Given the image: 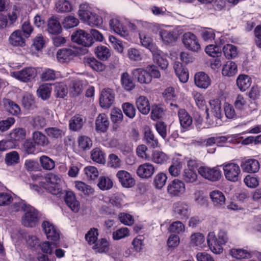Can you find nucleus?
I'll list each match as a JSON object with an SVG mask.
<instances>
[{
    "label": "nucleus",
    "mask_w": 261,
    "mask_h": 261,
    "mask_svg": "<svg viewBox=\"0 0 261 261\" xmlns=\"http://www.w3.org/2000/svg\"><path fill=\"white\" fill-rule=\"evenodd\" d=\"M45 132L51 139H60L65 135L63 130L56 127H50L45 129Z\"/></svg>",
    "instance_id": "42"
},
{
    "label": "nucleus",
    "mask_w": 261,
    "mask_h": 261,
    "mask_svg": "<svg viewBox=\"0 0 261 261\" xmlns=\"http://www.w3.org/2000/svg\"><path fill=\"white\" fill-rule=\"evenodd\" d=\"M39 161L41 167L45 170H51L55 167V161L46 155L41 156Z\"/></svg>",
    "instance_id": "55"
},
{
    "label": "nucleus",
    "mask_w": 261,
    "mask_h": 261,
    "mask_svg": "<svg viewBox=\"0 0 261 261\" xmlns=\"http://www.w3.org/2000/svg\"><path fill=\"white\" fill-rule=\"evenodd\" d=\"M56 10L58 12H70L73 9L72 5L67 0H59L56 4Z\"/></svg>",
    "instance_id": "46"
},
{
    "label": "nucleus",
    "mask_w": 261,
    "mask_h": 261,
    "mask_svg": "<svg viewBox=\"0 0 261 261\" xmlns=\"http://www.w3.org/2000/svg\"><path fill=\"white\" fill-rule=\"evenodd\" d=\"M51 92V88L50 85L44 84L41 85L37 90V95L42 100L48 99Z\"/></svg>",
    "instance_id": "40"
},
{
    "label": "nucleus",
    "mask_w": 261,
    "mask_h": 261,
    "mask_svg": "<svg viewBox=\"0 0 261 261\" xmlns=\"http://www.w3.org/2000/svg\"><path fill=\"white\" fill-rule=\"evenodd\" d=\"M77 52L71 48H62L58 50L57 54L58 60L61 63L68 62L75 56Z\"/></svg>",
    "instance_id": "21"
},
{
    "label": "nucleus",
    "mask_w": 261,
    "mask_h": 261,
    "mask_svg": "<svg viewBox=\"0 0 261 261\" xmlns=\"http://www.w3.org/2000/svg\"><path fill=\"white\" fill-rule=\"evenodd\" d=\"M189 246L200 249L205 246L204 236L200 232H195L190 237Z\"/></svg>",
    "instance_id": "17"
},
{
    "label": "nucleus",
    "mask_w": 261,
    "mask_h": 261,
    "mask_svg": "<svg viewBox=\"0 0 261 261\" xmlns=\"http://www.w3.org/2000/svg\"><path fill=\"white\" fill-rule=\"evenodd\" d=\"M209 103L212 115L215 118L221 120L223 114L220 100L219 99H212L210 100Z\"/></svg>",
    "instance_id": "27"
},
{
    "label": "nucleus",
    "mask_w": 261,
    "mask_h": 261,
    "mask_svg": "<svg viewBox=\"0 0 261 261\" xmlns=\"http://www.w3.org/2000/svg\"><path fill=\"white\" fill-rule=\"evenodd\" d=\"M115 93L110 88H106L101 90L99 96V105L104 109L109 108L114 103Z\"/></svg>",
    "instance_id": "12"
},
{
    "label": "nucleus",
    "mask_w": 261,
    "mask_h": 261,
    "mask_svg": "<svg viewBox=\"0 0 261 261\" xmlns=\"http://www.w3.org/2000/svg\"><path fill=\"white\" fill-rule=\"evenodd\" d=\"M75 187L77 190L85 195H90L93 193V189L90 186L81 181L75 182Z\"/></svg>",
    "instance_id": "64"
},
{
    "label": "nucleus",
    "mask_w": 261,
    "mask_h": 261,
    "mask_svg": "<svg viewBox=\"0 0 261 261\" xmlns=\"http://www.w3.org/2000/svg\"><path fill=\"white\" fill-rule=\"evenodd\" d=\"M71 40L86 47H89L93 43L91 35L82 30H79L74 32L71 36Z\"/></svg>",
    "instance_id": "9"
},
{
    "label": "nucleus",
    "mask_w": 261,
    "mask_h": 261,
    "mask_svg": "<svg viewBox=\"0 0 261 261\" xmlns=\"http://www.w3.org/2000/svg\"><path fill=\"white\" fill-rule=\"evenodd\" d=\"M92 249L98 253H106L109 250V242L106 239L97 240L93 244Z\"/></svg>",
    "instance_id": "43"
},
{
    "label": "nucleus",
    "mask_w": 261,
    "mask_h": 261,
    "mask_svg": "<svg viewBox=\"0 0 261 261\" xmlns=\"http://www.w3.org/2000/svg\"><path fill=\"white\" fill-rule=\"evenodd\" d=\"M173 212L178 219H187L191 215V208L187 203L178 201L174 203Z\"/></svg>",
    "instance_id": "8"
},
{
    "label": "nucleus",
    "mask_w": 261,
    "mask_h": 261,
    "mask_svg": "<svg viewBox=\"0 0 261 261\" xmlns=\"http://www.w3.org/2000/svg\"><path fill=\"white\" fill-rule=\"evenodd\" d=\"M185 230V225L180 221H176L172 222L168 228V231L179 234Z\"/></svg>",
    "instance_id": "62"
},
{
    "label": "nucleus",
    "mask_w": 261,
    "mask_h": 261,
    "mask_svg": "<svg viewBox=\"0 0 261 261\" xmlns=\"http://www.w3.org/2000/svg\"><path fill=\"white\" fill-rule=\"evenodd\" d=\"M182 41L185 47L189 50L198 51L200 49L197 37L191 32L185 33L182 36Z\"/></svg>",
    "instance_id": "10"
},
{
    "label": "nucleus",
    "mask_w": 261,
    "mask_h": 261,
    "mask_svg": "<svg viewBox=\"0 0 261 261\" xmlns=\"http://www.w3.org/2000/svg\"><path fill=\"white\" fill-rule=\"evenodd\" d=\"M84 63L86 66H89L96 71L100 72L105 70V66L94 57H85Z\"/></svg>",
    "instance_id": "32"
},
{
    "label": "nucleus",
    "mask_w": 261,
    "mask_h": 261,
    "mask_svg": "<svg viewBox=\"0 0 261 261\" xmlns=\"http://www.w3.org/2000/svg\"><path fill=\"white\" fill-rule=\"evenodd\" d=\"M47 31L51 34H58L61 33L62 28L60 22L56 19L50 18L48 21Z\"/></svg>",
    "instance_id": "45"
},
{
    "label": "nucleus",
    "mask_w": 261,
    "mask_h": 261,
    "mask_svg": "<svg viewBox=\"0 0 261 261\" xmlns=\"http://www.w3.org/2000/svg\"><path fill=\"white\" fill-rule=\"evenodd\" d=\"M230 255L237 259L248 258L251 257L249 251L244 248H233L229 251Z\"/></svg>",
    "instance_id": "37"
},
{
    "label": "nucleus",
    "mask_w": 261,
    "mask_h": 261,
    "mask_svg": "<svg viewBox=\"0 0 261 261\" xmlns=\"http://www.w3.org/2000/svg\"><path fill=\"white\" fill-rule=\"evenodd\" d=\"M194 82L196 86L201 89H206L211 84L209 76L204 72H198L195 74Z\"/></svg>",
    "instance_id": "18"
},
{
    "label": "nucleus",
    "mask_w": 261,
    "mask_h": 261,
    "mask_svg": "<svg viewBox=\"0 0 261 261\" xmlns=\"http://www.w3.org/2000/svg\"><path fill=\"white\" fill-rule=\"evenodd\" d=\"M64 180L62 176L50 173L45 177V181L40 182V186L53 195H58L62 193V185Z\"/></svg>",
    "instance_id": "2"
},
{
    "label": "nucleus",
    "mask_w": 261,
    "mask_h": 261,
    "mask_svg": "<svg viewBox=\"0 0 261 261\" xmlns=\"http://www.w3.org/2000/svg\"><path fill=\"white\" fill-rule=\"evenodd\" d=\"M222 166L226 179L230 181L236 182L240 179L241 169L239 165L232 162H228Z\"/></svg>",
    "instance_id": "4"
},
{
    "label": "nucleus",
    "mask_w": 261,
    "mask_h": 261,
    "mask_svg": "<svg viewBox=\"0 0 261 261\" xmlns=\"http://www.w3.org/2000/svg\"><path fill=\"white\" fill-rule=\"evenodd\" d=\"M42 227L48 240L53 242H59L60 231L53 224L48 221H44L42 224Z\"/></svg>",
    "instance_id": "14"
},
{
    "label": "nucleus",
    "mask_w": 261,
    "mask_h": 261,
    "mask_svg": "<svg viewBox=\"0 0 261 261\" xmlns=\"http://www.w3.org/2000/svg\"><path fill=\"white\" fill-rule=\"evenodd\" d=\"M91 158L97 163L104 164L106 162L105 154L99 148H95L91 151Z\"/></svg>",
    "instance_id": "49"
},
{
    "label": "nucleus",
    "mask_w": 261,
    "mask_h": 261,
    "mask_svg": "<svg viewBox=\"0 0 261 261\" xmlns=\"http://www.w3.org/2000/svg\"><path fill=\"white\" fill-rule=\"evenodd\" d=\"M182 177L186 183H192L197 180V175L196 173L191 169H185Z\"/></svg>",
    "instance_id": "56"
},
{
    "label": "nucleus",
    "mask_w": 261,
    "mask_h": 261,
    "mask_svg": "<svg viewBox=\"0 0 261 261\" xmlns=\"http://www.w3.org/2000/svg\"><path fill=\"white\" fill-rule=\"evenodd\" d=\"M241 167L244 172L256 173L258 171L260 165L257 160L253 159H249L242 161L241 163Z\"/></svg>",
    "instance_id": "16"
},
{
    "label": "nucleus",
    "mask_w": 261,
    "mask_h": 261,
    "mask_svg": "<svg viewBox=\"0 0 261 261\" xmlns=\"http://www.w3.org/2000/svg\"><path fill=\"white\" fill-rule=\"evenodd\" d=\"M24 212V216L22 219V224L26 227H33L38 220L37 211L30 205L25 208Z\"/></svg>",
    "instance_id": "11"
},
{
    "label": "nucleus",
    "mask_w": 261,
    "mask_h": 261,
    "mask_svg": "<svg viewBox=\"0 0 261 261\" xmlns=\"http://www.w3.org/2000/svg\"><path fill=\"white\" fill-rule=\"evenodd\" d=\"M26 130L24 128L17 127L14 128L10 133V139L13 142H18L25 139Z\"/></svg>",
    "instance_id": "38"
},
{
    "label": "nucleus",
    "mask_w": 261,
    "mask_h": 261,
    "mask_svg": "<svg viewBox=\"0 0 261 261\" xmlns=\"http://www.w3.org/2000/svg\"><path fill=\"white\" fill-rule=\"evenodd\" d=\"M55 95L57 98H64L68 93L67 85L63 83H58L55 84Z\"/></svg>",
    "instance_id": "50"
},
{
    "label": "nucleus",
    "mask_w": 261,
    "mask_h": 261,
    "mask_svg": "<svg viewBox=\"0 0 261 261\" xmlns=\"http://www.w3.org/2000/svg\"><path fill=\"white\" fill-rule=\"evenodd\" d=\"M153 55V60L162 69H165L168 66V62L166 57L163 53L159 50L158 48L154 50V51L151 52Z\"/></svg>",
    "instance_id": "28"
},
{
    "label": "nucleus",
    "mask_w": 261,
    "mask_h": 261,
    "mask_svg": "<svg viewBox=\"0 0 261 261\" xmlns=\"http://www.w3.org/2000/svg\"><path fill=\"white\" fill-rule=\"evenodd\" d=\"M163 96L165 100L167 102H171L170 105L176 108L177 107L176 104H173L172 102L175 101L177 99V95L175 93V89L173 87H169L165 89L163 92Z\"/></svg>",
    "instance_id": "36"
},
{
    "label": "nucleus",
    "mask_w": 261,
    "mask_h": 261,
    "mask_svg": "<svg viewBox=\"0 0 261 261\" xmlns=\"http://www.w3.org/2000/svg\"><path fill=\"white\" fill-rule=\"evenodd\" d=\"M110 122L107 115L105 113L98 115L95 120V128L97 132H106L109 126Z\"/></svg>",
    "instance_id": "23"
},
{
    "label": "nucleus",
    "mask_w": 261,
    "mask_h": 261,
    "mask_svg": "<svg viewBox=\"0 0 261 261\" xmlns=\"http://www.w3.org/2000/svg\"><path fill=\"white\" fill-rule=\"evenodd\" d=\"M198 172L202 177L212 181L218 180L222 175L220 170L217 167L200 166L198 169Z\"/></svg>",
    "instance_id": "7"
},
{
    "label": "nucleus",
    "mask_w": 261,
    "mask_h": 261,
    "mask_svg": "<svg viewBox=\"0 0 261 261\" xmlns=\"http://www.w3.org/2000/svg\"><path fill=\"white\" fill-rule=\"evenodd\" d=\"M178 116L181 127L185 129H189L192 123V118L188 112L180 109L178 112Z\"/></svg>",
    "instance_id": "24"
},
{
    "label": "nucleus",
    "mask_w": 261,
    "mask_h": 261,
    "mask_svg": "<svg viewBox=\"0 0 261 261\" xmlns=\"http://www.w3.org/2000/svg\"><path fill=\"white\" fill-rule=\"evenodd\" d=\"M210 197L214 206L220 208L224 206L225 197L220 191L214 190L210 193Z\"/></svg>",
    "instance_id": "26"
},
{
    "label": "nucleus",
    "mask_w": 261,
    "mask_h": 261,
    "mask_svg": "<svg viewBox=\"0 0 261 261\" xmlns=\"http://www.w3.org/2000/svg\"><path fill=\"white\" fill-rule=\"evenodd\" d=\"M92 11L90 7L86 5H82L78 11L79 17L82 21L88 22Z\"/></svg>",
    "instance_id": "52"
},
{
    "label": "nucleus",
    "mask_w": 261,
    "mask_h": 261,
    "mask_svg": "<svg viewBox=\"0 0 261 261\" xmlns=\"http://www.w3.org/2000/svg\"><path fill=\"white\" fill-rule=\"evenodd\" d=\"M37 70L32 67H28L10 73L11 76L24 83L32 81L37 75Z\"/></svg>",
    "instance_id": "5"
},
{
    "label": "nucleus",
    "mask_w": 261,
    "mask_h": 261,
    "mask_svg": "<svg viewBox=\"0 0 261 261\" xmlns=\"http://www.w3.org/2000/svg\"><path fill=\"white\" fill-rule=\"evenodd\" d=\"M116 177L121 186L126 188H132L136 184V180L133 176L125 170H119L116 173Z\"/></svg>",
    "instance_id": "15"
},
{
    "label": "nucleus",
    "mask_w": 261,
    "mask_h": 261,
    "mask_svg": "<svg viewBox=\"0 0 261 261\" xmlns=\"http://www.w3.org/2000/svg\"><path fill=\"white\" fill-rule=\"evenodd\" d=\"M251 79L249 76L245 74H240L236 80L237 85L241 91H245L251 85Z\"/></svg>",
    "instance_id": "35"
},
{
    "label": "nucleus",
    "mask_w": 261,
    "mask_h": 261,
    "mask_svg": "<svg viewBox=\"0 0 261 261\" xmlns=\"http://www.w3.org/2000/svg\"><path fill=\"white\" fill-rule=\"evenodd\" d=\"M127 56L130 61H139L142 60V56L140 51L134 47L129 48L127 50Z\"/></svg>",
    "instance_id": "61"
},
{
    "label": "nucleus",
    "mask_w": 261,
    "mask_h": 261,
    "mask_svg": "<svg viewBox=\"0 0 261 261\" xmlns=\"http://www.w3.org/2000/svg\"><path fill=\"white\" fill-rule=\"evenodd\" d=\"M83 85L81 81L75 80L69 86V93L73 97L80 95L83 92Z\"/></svg>",
    "instance_id": "54"
},
{
    "label": "nucleus",
    "mask_w": 261,
    "mask_h": 261,
    "mask_svg": "<svg viewBox=\"0 0 261 261\" xmlns=\"http://www.w3.org/2000/svg\"><path fill=\"white\" fill-rule=\"evenodd\" d=\"M228 240L227 234L224 230H220L216 236L214 232L208 233L206 242L211 251L215 254H221L222 253L223 246L225 245Z\"/></svg>",
    "instance_id": "1"
},
{
    "label": "nucleus",
    "mask_w": 261,
    "mask_h": 261,
    "mask_svg": "<svg viewBox=\"0 0 261 261\" xmlns=\"http://www.w3.org/2000/svg\"><path fill=\"white\" fill-rule=\"evenodd\" d=\"M61 75L60 73L51 69H45L42 72L41 78L43 81H48L55 80Z\"/></svg>",
    "instance_id": "53"
},
{
    "label": "nucleus",
    "mask_w": 261,
    "mask_h": 261,
    "mask_svg": "<svg viewBox=\"0 0 261 261\" xmlns=\"http://www.w3.org/2000/svg\"><path fill=\"white\" fill-rule=\"evenodd\" d=\"M97 186L101 190H108L112 188L113 182L109 177L101 176L99 178Z\"/></svg>",
    "instance_id": "57"
},
{
    "label": "nucleus",
    "mask_w": 261,
    "mask_h": 261,
    "mask_svg": "<svg viewBox=\"0 0 261 261\" xmlns=\"http://www.w3.org/2000/svg\"><path fill=\"white\" fill-rule=\"evenodd\" d=\"M167 179L166 174L163 172L158 173L154 178L153 184L155 187L161 189L165 185Z\"/></svg>",
    "instance_id": "58"
},
{
    "label": "nucleus",
    "mask_w": 261,
    "mask_h": 261,
    "mask_svg": "<svg viewBox=\"0 0 261 261\" xmlns=\"http://www.w3.org/2000/svg\"><path fill=\"white\" fill-rule=\"evenodd\" d=\"M155 171L153 165L150 163H144L140 165L137 170V174L142 178H148L150 177Z\"/></svg>",
    "instance_id": "19"
},
{
    "label": "nucleus",
    "mask_w": 261,
    "mask_h": 261,
    "mask_svg": "<svg viewBox=\"0 0 261 261\" xmlns=\"http://www.w3.org/2000/svg\"><path fill=\"white\" fill-rule=\"evenodd\" d=\"M19 161V155L16 151H13L6 154L5 162L8 165L17 164Z\"/></svg>",
    "instance_id": "63"
},
{
    "label": "nucleus",
    "mask_w": 261,
    "mask_h": 261,
    "mask_svg": "<svg viewBox=\"0 0 261 261\" xmlns=\"http://www.w3.org/2000/svg\"><path fill=\"white\" fill-rule=\"evenodd\" d=\"M144 140L146 143L151 147L156 148L159 146V142L155 138L149 128H146L144 132Z\"/></svg>",
    "instance_id": "39"
},
{
    "label": "nucleus",
    "mask_w": 261,
    "mask_h": 261,
    "mask_svg": "<svg viewBox=\"0 0 261 261\" xmlns=\"http://www.w3.org/2000/svg\"><path fill=\"white\" fill-rule=\"evenodd\" d=\"M121 83L122 87L127 91H130L135 87V84L127 72H123L121 75Z\"/></svg>",
    "instance_id": "51"
},
{
    "label": "nucleus",
    "mask_w": 261,
    "mask_h": 261,
    "mask_svg": "<svg viewBox=\"0 0 261 261\" xmlns=\"http://www.w3.org/2000/svg\"><path fill=\"white\" fill-rule=\"evenodd\" d=\"M165 27L167 26L155 23L153 24L152 30L155 33L159 34L164 43L169 44L175 42L179 36L177 30L168 31L164 28Z\"/></svg>",
    "instance_id": "3"
},
{
    "label": "nucleus",
    "mask_w": 261,
    "mask_h": 261,
    "mask_svg": "<svg viewBox=\"0 0 261 261\" xmlns=\"http://www.w3.org/2000/svg\"><path fill=\"white\" fill-rule=\"evenodd\" d=\"M139 35L141 45L149 49L151 52L154 51L158 47L153 43V39L151 36L143 31L140 32Z\"/></svg>",
    "instance_id": "20"
},
{
    "label": "nucleus",
    "mask_w": 261,
    "mask_h": 261,
    "mask_svg": "<svg viewBox=\"0 0 261 261\" xmlns=\"http://www.w3.org/2000/svg\"><path fill=\"white\" fill-rule=\"evenodd\" d=\"M136 105L139 111L142 114L147 115L150 111V107L149 100L144 96H140L137 98Z\"/></svg>",
    "instance_id": "29"
},
{
    "label": "nucleus",
    "mask_w": 261,
    "mask_h": 261,
    "mask_svg": "<svg viewBox=\"0 0 261 261\" xmlns=\"http://www.w3.org/2000/svg\"><path fill=\"white\" fill-rule=\"evenodd\" d=\"M110 29L122 37L127 39L129 31L123 25L120 18L117 16H111L109 20Z\"/></svg>",
    "instance_id": "6"
},
{
    "label": "nucleus",
    "mask_w": 261,
    "mask_h": 261,
    "mask_svg": "<svg viewBox=\"0 0 261 261\" xmlns=\"http://www.w3.org/2000/svg\"><path fill=\"white\" fill-rule=\"evenodd\" d=\"M182 162L178 159H173L172 164L169 167L168 171L173 177H178L182 169Z\"/></svg>",
    "instance_id": "41"
},
{
    "label": "nucleus",
    "mask_w": 261,
    "mask_h": 261,
    "mask_svg": "<svg viewBox=\"0 0 261 261\" xmlns=\"http://www.w3.org/2000/svg\"><path fill=\"white\" fill-rule=\"evenodd\" d=\"M4 103L7 111L11 115L16 116L20 114L21 110L19 106L14 101L6 99Z\"/></svg>",
    "instance_id": "44"
},
{
    "label": "nucleus",
    "mask_w": 261,
    "mask_h": 261,
    "mask_svg": "<svg viewBox=\"0 0 261 261\" xmlns=\"http://www.w3.org/2000/svg\"><path fill=\"white\" fill-rule=\"evenodd\" d=\"M133 74L137 78L138 81L141 84H148L151 82L150 76L145 69L137 68L134 70Z\"/></svg>",
    "instance_id": "33"
},
{
    "label": "nucleus",
    "mask_w": 261,
    "mask_h": 261,
    "mask_svg": "<svg viewBox=\"0 0 261 261\" xmlns=\"http://www.w3.org/2000/svg\"><path fill=\"white\" fill-rule=\"evenodd\" d=\"M65 203L68 206L74 213H77L80 210V203L76 200L74 194L70 191H67L64 197Z\"/></svg>",
    "instance_id": "22"
},
{
    "label": "nucleus",
    "mask_w": 261,
    "mask_h": 261,
    "mask_svg": "<svg viewBox=\"0 0 261 261\" xmlns=\"http://www.w3.org/2000/svg\"><path fill=\"white\" fill-rule=\"evenodd\" d=\"M173 68L180 82L182 83H187L189 79V73L187 68L178 62L174 63Z\"/></svg>",
    "instance_id": "25"
},
{
    "label": "nucleus",
    "mask_w": 261,
    "mask_h": 261,
    "mask_svg": "<svg viewBox=\"0 0 261 261\" xmlns=\"http://www.w3.org/2000/svg\"><path fill=\"white\" fill-rule=\"evenodd\" d=\"M237 72V64L232 61H228L223 65L221 73L223 76L229 77L233 76Z\"/></svg>",
    "instance_id": "30"
},
{
    "label": "nucleus",
    "mask_w": 261,
    "mask_h": 261,
    "mask_svg": "<svg viewBox=\"0 0 261 261\" xmlns=\"http://www.w3.org/2000/svg\"><path fill=\"white\" fill-rule=\"evenodd\" d=\"M95 53L97 57L102 61L108 60L111 56L109 48L103 45L97 46L95 49Z\"/></svg>",
    "instance_id": "48"
},
{
    "label": "nucleus",
    "mask_w": 261,
    "mask_h": 261,
    "mask_svg": "<svg viewBox=\"0 0 261 261\" xmlns=\"http://www.w3.org/2000/svg\"><path fill=\"white\" fill-rule=\"evenodd\" d=\"M84 122V120L81 115H75L69 121V128L74 131L78 130L82 127Z\"/></svg>",
    "instance_id": "47"
},
{
    "label": "nucleus",
    "mask_w": 261,
    "mask_h": 261,
    "mask_svg": "<svg viewBox=\"0 0 261 261\" xmlns=\"http://www.w3.org/2000/svg\"><path fill=\"white\" fill-rule=\"evenodd\" d=\"M98 236V229L92 228L86 233L85 239L88 244L93 245L97 241Z\"/></svg>",
    "instance_id": "60"
},
{
    "label": "nucleus",
    "mask_w": 261,
    "mask_h": 261,
    "mask_svg": "<svg viewBox=\"0 0 261 261\" xmlns=\"http://www.w3.org/2000/svg\"><path fill=\"white\" fill-rule=\"evenodd\" d=\"M223 51L226 58L228 59L236 57L238 54L237 47L230 44L225 45Z\"/></svg>",
    "instance_id": "59"
},
{
    "label": "nucleus",
    "mask_w": 261,
    "mask_h": 261,
    "mask_svg": "<svg viewBox=\"0 0 261 261\" xmlns=\"http://www.w3.org/2000/svg\"><path fill=\"white\" fill-rule=\"evenodd\" d=\"M32 140L35 144L39 147H46L49 144L47 137L39 131H36L32 134Z\"/></svg>",
    "instance_id": "34"
},
{
    "label": "nucleus",
    "mask_w": 261,
    "mask_h": 261,
    "mask_svg": "<svg viewBox=\"0 0 261 261\" xmlns=\"http://www.w3.org/2000/svg\"><path fill=\"white\" fill-rule=\"evenodd\" d=\"M167 191L172 196H180L186 191L185 184L180 179H174L168 184Z\"/></svg>",
    "instance_id": "13"
},
{
    "label": "nucleus",
    "mask_w": 261,
    "mask_h": 261,
    "mask_svg": "<svg viewBox=\"0 0 261 261\" xmlns=\"http://www.w3.org/2000/svg\"><path fill=\"white\" fill-rule=\"evenodd\" d=\"M10 44L14 46H23L25 45L24 39L22 36V31L17 30L13 32L9 38Z\"/></svg>",
    "instance_id": "31"
}]
</instances>
